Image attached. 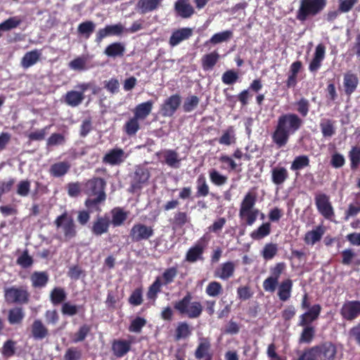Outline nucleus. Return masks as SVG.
Instances as JSON below:
<instances>
[{"label":"nucleus","mask_w":360,"mask_h":360,"mask_svg":"<svg viewBox=\"0 0 360 360\" xmlns=\"http://www.w3.org/2000/svg\"><path fill=\"white\" fill-rule=\"evenodd\" d=\"M162 0H139L136 10L141 14H146L156 10Z\"/></svg>","instance_id":"nucleus-31"},{"label":"nucleus","mask_w":360,"mask_h":360,"mask_svg":"<svg viewBox=\"0 0 360 360\" xmlns=\"http://www.w3.org/2000/svg\"><path fill=\"white\" fill-rule=\"evenodd\" d=\"M219 58V54L216 51L205 54L202 58V68L205 71L212 70Z\"/></svg>","instance_id":"nucleus-41"},{"label":"nucleus","mask_w":360,"mask_h":360,"mask_svg":"<svg viewBox=\"0 0 360 360\" xmlns=\"http://www.w3.org/2000/svg\"><path fill=\"white\" fill-rule=\"evenodd\" d=\"M176 12L184 18H188L194 13L193 6L187 0H177L174 5Z\"/></svg>","instance_id":"nucleus-36"},{"label":"nucleus","mask_w":360,"mask_h":360,"mask_svg":"<svg viewBox=\"0 0 360 360\" xmlns=\"http://www.w3.org/2000/svg\"><path fill=\"white\" fill-rule=\"evenodd\" d=\"M125 46L121 42H114L107 46L104 53L111 58L122 57L124 56Z\"/></svg>","instance_id":"nucleus-39"},{"label":"nucleus","mask_w":360,"mask_h":360,"mask_svg":"<svg viewBox=\"0 0 360 360\" xmlns=\"http://www.w3.org/2000/svg\"><path fill=\"white\" fill-rule=\"evenodd\" d=\"M271 233V224L269 222L263 223L257 229L254 230L250 233V237L253 240H261Z\"/></svg>","instance_id":"nucleus-45"},{"label":"nucleus","mask_w":360,"mask_h":360,"mask_svg":"<svg viewBox=\"0 0 360 360\" xmlns=\"http://www.w3.org/2000/svg\"><path fill=\"white\" fill-rule=\"evenodd\" d=\"M196 198H205L210 194V186L207 184L205 174H200L196 179Z\"/></svg>","instance_id":"nucleus-38"},{"label":"nucleus","mask_w":360,"mask_h":360,"mask_svg":"<svg viewBox=\"0 0 360 360\" xmlns=\"http://www.w3.org/2000/svg\"><path fill=\"white\" fill-rule=\"evenodd\" d=\"M207 245V241L205 236L201 237L191 248L188 250L186 259L188 262H195L202 258V254Z\"/></svg>","instance_id":"nucleus-15"},{"label":"nucleus","mask_w":360,"mask_h":360,"mask_svg":"<svg viewBox=\"0 0 360 360\" xmlns=\"http://www.w3.org/2000/svg\"><path fill=\"white\" fill-rule=\"evenodd\" d=\"M154 235V229L151 226L142 223L134 224L129 231V237L133 242L148 240Z\"/></svg>","instance_id":"nucleus-10"},{"label":"nucleus","mask_w":360,"mask_h":360,"mask_svg":"<svg viewBox=\"0 0 360 360\" xmlns=\"http://www.w3.org/2000/svg\"><path fill=\"white\" fill-rule=\"evenodd\" d=\"M297 112L302 117H305L308 115L310 110V103L309 100L304 97L300 98L295 103Z\"/></svg>","instance_id":"nucleus-51"},{"label":"nucleus","mask_w":360,"mask_h":360,"mask_svg":"<svg viewBox=\"0 0 360 360\" xmlns=\"http://www.w3.org/2000/svg\"><path fill=\"white\" fill-rule=\"evenodd\" d=\"M25 313L22 307H16L9 309L8 321L10 324H20L24 319Z\"/></svg>","instance_id":"nucleus-42"},{"label":"nucleus","mask_w":360,"mask_h":360,"mask_svg":"<svg viewBox=\"0 0 360 360\" xmlns=\"http://www.w3.org/2000/svg\"><path fill=\"white\" fill-rule=\"evenodd\" d=\"M205 292L210 297H217L223 292L222 285L218 281H211L207 285Z\"/></svg>","instance_id":"nucleus-54"},{"label":"nucleus","mask_w":360,"mask_h":360,"mask_svg":"<svg viewBox=\"0 0 360 360\" xmlns=\"http://www.w3.org/2000/svg\"><path fill=\"white\" fill-rule=\"evenodd\" d=\"M124 28L121 23L106 25L101 28L96 34L95 41L100 44L105 38L110 36H120L124 32Z\"/></svg>","instance_id":"nucleus-17"},{"label":"nucleus","mask_w":360,"mask_h":360,"mask_svg":"<svg viewBox=\"0 0 360 360\" xmlns=\"http://www.w3.org/2000/svg\"><path fill=\"white\" fill-rule=\"evenodd\" d=\"M150 176V172L148 169L141 167H137L135 170L131 185L132 189H141L143 184L148 181Z\"/></svg>","instance_id":"nucleus-23"},{"label":"nucleus","mask_w":360,"mask_h":360,"mask_svg":"<svg viewBox=\"0 0 360 360\" xmlns=\"http://www.w3.org/2000/svg\"><path fill=\"white\" fill-rule=\"evenodd\" d=\"M112 220L110 223L116 227L120 226L124 224L127 219V212H124L120 207H115L111 211Z\"/></svg>","instance_id":"nucleus-44"},{"label":"nucleus","mask_w":360,"mask_h":360,"mask_svg":"<svg viewBox=\"0 0 360 360\" xmlns=\"http://www.w3.org/2000/svg\"><path fill=\"white\" fill-rule=\"evenodd\" d=\"M302 330L299 338L300 344H309L316 335L315 326H302Z\"/></svg>","instance_id":"nucleus-43"},{"label":"nucleus","mask_w":360,"mask_h":360,"mask_svg":"<svg viewBox=\"0 0 360 360\" xmlns=\"http://www.w3.org/2000/svg\"><path fill=\"white\" fill-rule=\"evenodd\" d=\"M30 281L34 288H42L49 282V274L46 271H34L30 276Z\"/></svg>","instance_id":"nucleus-37"},{"label":"nucleus","mask_w":360,"mask_h":360,"mask_svg":"<svg viewBox=\"0 0 360 360\" xmlns=\"http://www.w3.org/2000/svg\"><path fill=\"white\" fill-rule=\"evenodd\" d=\"M32 337L36 340H41L49 336V329L41 320L35 319L31 325Z\"/></svg>","instance_id":"nucleus-27"},{"label":"nucleus","mask_w":360,"mask_h":360,"mask_svg":"<svg viewBox=\"0 0 360 360\" xmlns=\"http://www.w3.org/2000/svg\"><path fill=\"white\" fill-rule=\"evenodd\" d=\"M309 158L306 155H298L295 158L290 165V169L298 172L309 166Z\"/></svg>","instance_id":"nucleus-49"},{"label":"nucleus","mask_w":360,"mask_h":360,"mask_svg":"<svg viewBox=\"0 0 360 360\" xmlns=\"http://www.w3.org/2000/svg\"><path fill=\"white\" fill-rule=\"evenodd\" d=\"M71 165L67 161H62L53 163L51 165L49 172L55 178L65 176L70 170Z\"/></svg>","instance_id":"nucleus-29"},{"label":"nucleus","mask_w":360,"mask_h":360,"mask_svg":"<svg viewBox=\"0 0 360 360\" xmlns=\"http://www.w3.org/2000/svg\"><path fill=\"white\" fill-rule=\"evenodd\" d=\"M318 360H335L338 354L337 345L331 341H324L314 345Z\"/></svg>","instance_id":"nucleus-11"},{"label":"nucleus","mask_w":360,"mask_h":360,"mask_svg":"<svg viewBox=\"0 0 360 360\" xmlns=\"http://www.w3.org/2000/svg\"><path fill=\"white\" fill-rule=\"evenodd\" d=\"M359 84V79L356 74L347 72L344 75L343 86L347 96H350L356 90Z\"/></svg>","instance_id":"nucleus-24"},{"label":"nucleus","mask_w":360,"mask_h":360,"mask_svg":"<svg viewBox=\"0 0 360 360\" xmlns=\"http://www.w3.org/2000/svg\"><path fill=\"white\" fill-rule=\"evenodd\" d=\"M325 57L326 46L323 44H319L315 48L313 58L309 64V71L311 73H316L321 68Z\"/></svg>","instance_id":"nucleus-18"},{"label":"nucleus","mask_w":360,"mask_h":360,"mask_svg":"<svg viewBox=\"0 0 360 360\" xmlns=\"http://www.w3.org/2000/svg\"><path fill=\"white\" fill-rule=\"evenodd\" d=\"M193 34V30L189 27H184L174 31L169 38L171 46H176L184 40L188 39Z\"/></svg>","instance_id":"nucleus-26"},{"label":"nucleus","mask_w":360,"mask_h":360,"mask_svg":"<svg viewBox=\"0 0 360 360\" xmlns=\"http://www.w3.org/2000/svg\"><path fill=\"white\" fill-rule=\"evenodd\" d=\"M326 4L327 0H300L296 18L299 21L304 22L309 17H314L320 13Z\"/></svg>","instance_id":"nucleus-6"},{"label":"nucleus","mask_w":360,"mask_h":360,"mask_svg":"<svg viewBox=\"0 0 360 360\" xmlns=\"http://www.w3.org/2000/svg\"><path fill=\"white\" fill-rule=\"evenodd\" d=\"M236 265L233 262L229 261L222 263L214 272L215 278L226 281L233 277L235 273Z\"/></svg>","instance_id":"nucleus-21"},{"label":"nucleus","mask_w":360,"mask_h":360,"mask_svg":"<svg viewBox=\"0 0 360 360\" xmlns=\"http://www.w3.org/2000/svg\"><path fill=\"white\" fill-rule=\"evenodd\" d=\"M77 88L80 91L70 90L63 96L64 103L72 108L79 105L84 101V92L90 88V84L81 83L77 85Z\"/></svg>","instance_id":"nucleus-9"},{"label":"nucleus","mask_w":360,"mask_h":360,"mask_svg":"<svg viewBox=\"0 0 360 360\" xmlns=\"http://www.w3.org/2000/svg\"><path fill=\"white\" fill-rule=\"evenodd\" d=\"M236 142L235 129L233 126L229 127L219 139V143L221 145L230 146Z\"/></svg>","instance_id":"nucleus-50"},{"label":"nucleus","mask_w":360,"mask_h":360,"mask_svg":"<svg viewBox=\"0 0 360 360\" xmlns=\"http://www.w3.org/2000/svg\"><path fill=\"white\" fill-rule=\"evenodd\" d=\"M325 231L323 226L319 225L314 229L307 231L304 238L305 243L313 245L320 241L325 233Z\"/></svg>","instance_id":"nucleus-30"},{"label":"nucleus","mask_w":360,"mask_h":360,"mask_svg":"<svg viewBox=\"0 0 360 360\" xmlns=\"http://www.w3.org/2000/svg\"><path fill=\"white\" fill-rule=\"evenodd\" d=\"M335 122L330 119H322L321 120L319 126L324 138H330L335 134Z\"/></svg>","instance_id":"nucleus-40"},{"label":"nucleus","mask_w":360,"mask_h":360,"mask_svg":"<svg viewBox=\"0 0 360 360\" xmlns=\"http://www.w3.org/2000/svg\"><path fill=\"white\" fill-rule=\"evenodd\" d=\"M350 167L352 170L357 169L360 165V147L354 146L349 152Z\"/></svg>","instance_id":"nucleus-55"},{"label":"nucleus","mask_w":360,"mask_h":360,"mask_svg":"<svg viewBox=\"0 0 360 360\" xmlns=\"http://www.w3.org/2000/svg\"><path fill=\"white\" fill-rule=\"evenodd\" d=\"M146 320L144 318L137 316L131 321L129 326V330L132 333H139L141 331L142 328L146 326Z\"/></svg>","instance_id":"nucleus-63"},{"label":"nucleus","mask_w":360,"mask_h":360,"mask_svg":"<svg viewBox=\"0 0 360 360\" xmlns=\"http://www.w3.org/2000/svg\"><path fill=\"white\" fill-rule=\"evenodd\" d=\"M132 342L127 340H114L112 342L111 349L117 358H122L130 350Z\"/></svg>","instance_id":"nucleus-22"},{"label":"nucleus","mask_w":360,"mask_h":360,"mask_svg":"<svg viewBox=\"0 0 360 360\" xmlns=\"http://www.w3.org/2000/svg\"><path fill=\"white\" fill-rule=\"evenodd\" d=\"M271 181L276 186H281L288 179L289 173L285 167L276 166L271 169Z\"/></svg>","instance_id":"nucleus-28"},{"label":"nucleus","mask_w":360,"mask_h":360,"mask_svg":"<svg viewBox=\"0 0 360 360\" xmlns=\"http://www.w3.org/2000/svg\"><path fill=\"white\" fill-rule=\"evenodd\" d=\"M303 124L302 119L295 113H283L278 117L274 130L271 134L274 143L280 148L288 142L291 135L298 131Z\"/></svg>","instance_id":"nucleus-1"},{"label":"nucleus","mask_w":360,"mask_h":360,"mask_svg":"<svg viewBox=\"0 0 360 360\" xmlns=\"http://www.w3.org/2000/svg\"><path fill=\"white\" fill-rule=\"evenodd\" d=\"M210 181L217 186H221L226 184L228 178L226 176L220 174L217 169H212L209 171Z\"/></svg>","instance_id":"nucleus-52"},{"label":"nucleus","mask_w":360,"mask_h":360,"mask_svg":"<svg viewBox=\"0 0 360 360\" xmlns=\"http://www.w3.org/2000/svg\"><path fill=\"white\" fill-rule=\"evenodd\" d=\"M105 180L100 177H94L86 181L83 186L82 191L88 196H96L95 198H87L85 200V206L89 209L98 210V205L105 200L106 194Z\"/></svg>","instance_id":"nucleus-2"},{"label":"nucleus","mask_w":360,"mask_h":360,"mask_svg":"<svg viewBox=\"0 0 360 360\" xmlns=\"http://www.w3.org/2000/svg\"><path fill=\"white\" fill-rule=\"evenodd\" d=\"M82 350L80 348L72 346L66 349L63 360H82Z\"/></svg>","instance_id":"nucleus-53"},{"label":"nucleus","mask_w":360,"mask_h":360,"mask_svg":"<svg viewBox=\"0 0 360 360\" xmlns=\"http://www.w3.org/2000/svg\"><path fill=\"white\" fill-rule=\"evenodd\" d=\"M233 36V32L231 30H226L221 32L214 34L210 39V42L213 44L221 43L228 41Z\"/></svg>","instance_id":"nucleus-60"},{"label":"nucleus","mask_w":360,"mask_h":360,"mask_svg":"<svg viewBox=\"0 0 360 360\" xmlns=\"http://www.w3.org/2000/svg\"><path fill=\"white\" fill-rule=\"evenodd\" d=\"M66 298V292L62 288L56 287L51 291L50 300L51 303L55 306L63 303Z\"/></svg>","instance_id":"nucleus-47"},{"label":"nucleus","mask_w":360,"mask_h":360,"mask_svg":"<svg viewBox=\"0 0 360 360\" xmlns=\"http://www.w3.org/2000/svg\"><path fill=\"white\" fill-rule=\"evenodd\" d=\"M95 23L91 20H86L81 22L77 27V32L79 34L84 37L85 39H89L91 34L95 30Z\"/></svg>","instance_id":"nucleus-48"},{"label":"nucleus","mask_w":360,"mask_h":360,"mask_svg":"<svg viewBox=\"0 0 360 360\" xmlns=\"http://www.w3.org/2000/svg\"><path fill=\"white\" fill-rule=\"evenodd\" d=\"M41 55V51L37 49H34L25 53L21 59V66L25 69H27L32 67L39 60Z\"/></svg>","instance_id":"nucleus-35"},{"label":"nucleus","mask_w":360,"mask_h":360,"mask_svg":"<svg viewBox=\"0 0 360 360\" xmlns=\"http://www.w3.org/2000/svg\"><path fill=\"white\" fill-rule=\"evenodd\" d=\"M292 281L290 278L283 280L278 285L277 295L281 301L286 302L291 296L292 289Z\"/></svg>","instance_id":"nucleus-32"},{"label":"nucleus","mask_w":360,"mask_h":360,"mask_svg":"<svg viewBox=\"0 0 360 360\" xmlns=\"http://www.w3.org/2000/svg\"><path fill=\"white\" fill-rule=\"evenodd\" d=\"M127 155L125 154L123 149L120 148H115L110 150L103 157V162L110 165H120L127 158Z\"/></svg>","instance_id":"nucleus-19"},{"label":"nucleus","mask_w":360,"mask_h":360,"mask_svg":"<svg viewBox=\"0 0 360 360\" xmlns=\"http://www.w3.org/2000/svg\"><path fill=\"white\" fill-rule=\"evenodd\" d=\"M200 99L197 96H191L186 98L183 105L185 112L193 111L199 104Z\"/></svg>","instance_id":"nucleus-62"},{"label":"nucleus","mask_w":360,"mask_h":360,"mask_svg":"<svg viewBox=\"0 0 360 360\" xmlns=\"http://www.w3.org/2000/svg\"><path fill=\"white\" fill-rule=\"evenodd\" d=\"M165 162L169 167L176 168L180 162L178 153L174 150H167L165 153Z\"/></svg>","instance_id":"nucleus-57"},{"label":"nucleus","mask_w":360,"mask_h":360,"mask_svg":"<svg viewBox=\"0 0 360 360\" xmlns=\"http://www.w3.org/2000/svg\"><path fill=\"white\" fill-rule=\"evenodd\" d=\"M139 120L136 117H133L125 123L124 128L127 135L134 136L140 129Z\"/></svg>","instance_id":"nucleus-56"},{"label":"nucleus","mask_w":360,"mask_h":360,"mask_svg":"<svg viewBox=\"0 0 360 360\" xmlns=\"http://www.w3.org/2000/svg\"><path fill=\"white\" fill-rule=\"evenodd\" d=\"M192 295L191 292L186 295L174 304V309L181 314L187 316L189 319H197L200 316L203 307L200 302H191Z\"/></svg>","instance_id":"nucleus-5"},{"label":"nucleus","mask_w":360,"mask_h":360,"mask_svg":"<svg viewBox=\"0 0 360 360\" xmlns=\"http://www.w3.org/2000/svg\"><path fill=\"white\" fill-rule=\"evenodd\" d=\"M195 359L200 360H212V353L211 352L210 341L205 338L200 339L197 348L194 353Z\"/></svg>","instance_id":"nucleus-20"},{"label":"nucleus","mask_w":360,"mask_h":360,"mask_svg":"<svg viewBox=\"0 0 360 360\" xmlns=\"http://www.w3.org/2000/svg\"><path fill=\"white\" fill-rule=\"evenodd\" d=\"M178 274L176 266L166 269L161 276L155 278L153 283L149 286L146 293L147 299L153 301L154 304L158 298V295L161 292L162 285H167L174 282Z\"/></svg>","instance_id":"nucleus-3"},{"label":"nucleus","mask_w":360,"mask_h":360,"mask_svg":"<svg viewBox=\"0 0 360 360\" xmlns=\"http://www.w3.org/2000/svg\"><path fill=\"white\" fill-rule=\"evenodd\" d=\"M256 202V193L248 192L240 205L239 217L240 219H245L246 224L249 226H252L256 221L259 212L258 209L254 208Z\"/></svg>","instance_id":"nucleus-4"},{"label":"nucleus","mask_w":360,"mask_h":360,"mask_svg":"<svg viewBox=\"0 0 360 360\" xmlns=\"http://www.w3.org/2000/svg\"><path fill=\"white\" fill-rule=\"evenodd\" d=\"M321 311V306L319 304L312 305L309 310L299 316L297 326H313L311 323L319 319Z\"/></svg>","instance_id":"nucleus-16"},{"label":"nucleus","mask_w":360,"mask_h":360,"mask_svg":"<svg viewBox=\"0 0 360 360\" xmlns=\"http://www.w3.org/2000/svg\"><path fill=\"white\" fill-rule=\"evenodd\" d=\"M342 319L352 321L360 316V301L352 300L345 302L340 309Z\"/></svg>","instance_id":"nucleus-14"},{"label":"nucleus","mask_w":360,"mask_h":360,"mask_svg":"<svg viewBox=\"0 0 360 360\" xmlns=\"http://www.w3.org/2000/svg\"><path fill=\"white\" fill-rule=\"evenodd\" d=\"M277 252V244L269 243L264 245L263 250L262 252V255L265 260H270L276 255Z\"/></svg>","instance_id":"nucleus-58"},{"label":"nucleus","mask_w":360,"mask_h":360,"mask_svg":"<svg viewBox=\"0 0 360 360\" xmlns=\"http://www.w3.org/2000/svg\"><path fill=\"white\" fill-rule=\"evenodd\" d=\"M192 332L193 328L187 322H179L174 330V340L176 342L186 340L192 335Z\"/></svg>","instance_id":"nucleus-33"},{"label":"nucleus","mask_w":360,"mask_h":360,"mask_svg":"<svg viewBox=\"0 0 360 360\" xmlns=\"http://www.w3.org/2000/svg\"><path fill=\"white\" fill-rule=\"evenodd\" d=\"M315 205L319 212L326 219H331L334 216V210L330 198L326 193H317L314 198Z\"/></svg>","instance_id":"nucleus-12"},{"label":"nucleus","mask_w":360,"mask_h":360,"mask_svg":"<svg viewBox=\"0 0 360 360\" xmlns=\"http://www.w3.org/2000/svg\"><path fill=\"white\" fill-rule=\"evenodd\" d=\"M83 307L82 305L72 304L70 302H64L61 307V312L65 316H73L76 315L79 309Z\"/></svg>","instance_id":"nucleus-59"},{"label":"nucleus","mask_w":360,"mask_h":360,"mask_svg":"<svg viewBox=\"0 0 360 360\" xmlns=\"http://www.w3.org/2000/svg\"><path fill=\"white\" fill-rule=\"evenodd\" d=\"M53 224L57 229H61L64 240L68 241L76 237L77 234L76 224L73 217L67 211L58 216Z\"/></svg>","instance_id":"nucleus-7"},{"label":"nucleus","mask_w":360,"mask_h":360,"mask_svg":"<svg viewBox=\"0 0 360 360\" xmlns=\"http://www.w3.org/2000/svg\"><path fill=\"white\" fill-rule=\"evenodd\" d=\"M170 221L173 228H182L190 221V217L187 212L178 211L174 213Z\"/></svg>","instance_id":"nucleus-46"},{"label":"nucleus","mask_w":360,"mask_h":360,"mask_svg":"<svg viewBox=\"0 0 360 360\" xmlns=\"http://www.w3.org/2000/svg\"><path fill=\"white\" fill-rule=\"evenodd\" d=\"M153 101L152 100L138 104L134 110V117L139 120H145L151 112Z\"/></svg>","instance_id":"nucleus-34"},{"label":"nucleus","mask_w":360,"mask_h":360,"mask_svg":"<svg viewBox=\"0 0 360 360\" xmlns=\"http://www.w3.org/2000/svg\"><path fill=\"white\" fill-rule=\"evenodd\" d=\"M300 354L297 360H318L314 346L305 349Z\"/></svg>","instance_id":"nucleus-64"},{"label":"nucleus","mask_w":360,"mask_h":360,"mask_svg":"<svg viewBox=\"0 0 360 360\" xmlns=\"http://www.w3.org/2000/svg\"><path fill=\"white\" fill-rule=\"evenodd\" d=\"M181 103V97L176 94L166 98L160 105V110L163 117H172Z\"/></svg>","instance_id":"nucleus-13"},{"label":"nucleus","mask_w":360,"mask_h":360,"mask_svg":"<svg viewBox=\"0 0 360 360\" xmlns=\"http://www.w3.org/2000/svg\"><path fill=\"white\" fill-rule=\"evenodd\" d=\"M30 297L26 286H12L4 290V297L8 303L27 304L30 301Z\"/></svg>","instance_id":"nucleus-8"},{"label":"nucleus","mask_w":360,"mask_h":360,"mask_svg":"<svg viewBox=\"0 0 360 360\" xmlns=\"http://www.w3.org/2000/svg\"><path fill=\"white\" fill-rule=\"evenodd\" d=\"M91 330L90 326L84 324L81 326L77 333H75L72 342L77 343L85 340Z\"/></svg>","instance_id":"nucleus-61"},{"label":"nucleus","mask_w":360,"mask_h":360,"mask_svg":"<svg viewBox=\"0 0 360 360\" xmlns=\"http://www.w3.org/2000/svg\"><path fill=\"white\" fill-rule=\"evenodd\" d=\"M110 225V220L109 217L106 216L98 217L93 223L91 232L96 236H101L108 231Z\"/></svg>","instance_id":"nucleus-25"}]
</instances>
